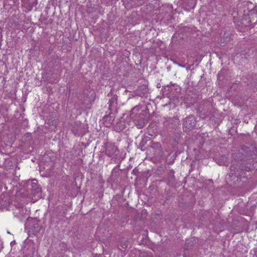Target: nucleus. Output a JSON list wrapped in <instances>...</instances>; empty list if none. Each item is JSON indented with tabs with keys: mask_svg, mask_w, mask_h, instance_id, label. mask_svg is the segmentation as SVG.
<instances>
[{
	"mask_svg": "<svg viewBox=\"0 0 257 257\" xmlns=\"http://www.w3.org/2000/svg\"><path fill=\"white\" fill-rule=\"evenodd\" d=\"M117 99V96L116 95H111V98L109 99L108 108L110 111L116 112Z\"/></svg>",
	"mask_w": 257,
	"mask_h": 257,
	"instance_id": "nucleus-5",
	"label": "nucleus"
},
{
	"mask_svg": "<svg viewBox=\"0 0 257 257\" xmlns=\"http://www.w3.org/2000/svg\"><path fill=\"white\" fill-rule=\"evenodd\" d=\"M196 123L195 118L192 115H190L185 118L183 122V126L185 128V131L190 130L193 128Z\"/></svg>",
	"mask_w": 257,
	"mask_h": 257,
	"instance_id": "nucleus-2",
	"label": "nucleus"
},
{
	"mask_svg": "<svg viewBox=\"0 0 257 257\" xmlns=\"http://www.w3.org/2000/svg\"><path fill=\"white\" fill-rule=\"evenodd\" d=\"M178 64V65L180 67H185V65H182V64H179V63H177Z\"/></svg>",
	"mask_w": 257,
	"mask_h": 257,
	"instance_id": "nucleus-13",
	"label": "nucleus"
},
{
	"mask_svg": "<svg viewBox=\"0 0 257 257\" xmlns=\"http://www.w3.org/2000/svg\"><path fill=\"white\" fill-rule=\"evenodd\" d=\"M83 96V104L86 105V107H89V105L91 104L92 102L94 100L95 94L93 90H90L88 93H84Z\"/></svg>",
	"mask_w": 257,
	"mask_h": 257,
	"instance_id": "nucleus-1",
	"label": "nucleus"
},
{
	"mask_svg": "<svg viewBox=\"0 0 257 257\" xmlns=\"http://www.w3.org/2000/svg\"><path fill=\"white\" fill-rule=\"evenodd\" d=\"M117 151V147L112 144L107 143L105 146V153L107 156L112 158L116 156V153Z\"/></svg>",
	"mask_w": 257,
	"mask_h": 257,
	"instance_id": "nucleus-3",
	"label": "nucleus"
},
{
	"mask_svg": "<svg viewBox=\"0 0 257 257\" xmlns=\"http://www.w3.org/2000/svg\"><path fill=\"white\" fill-rule=\"evenodd\" d=\"M235 167L234 166H231V171L230 174L232 176H234L236 177H244V176L242 174V173L241 172H239V171L237 169L235 170Z\"/></svg>",
	"mask_w": 257,
	"mask_h": 257,
	"instance_id": "nucleus-7",
	"label": "nucleus"
},
{
	"mask_svg": "<svg viewBox=\"0 0 257 257\" xmlns=\"http://www.w3.org/2000/svg\"><path fill=\"white\" fill-rule=\"evenodd\" d=\"M7 233H9V234L10 233V232L9 231H7Z\"/></svg>",
	"mask_w": 257,
	"mask_h": 257,
	"instance_id": "nucleus-15",
	"label": "nucleus"
},
{
	"mask_svg": "<svg viewBox=\"0 0 257 257\" xmlns=\"http://www.w3.org/2000/svg\"><path fill=\"white\" fill-rule=\"evenodd\" d=\"M227 157L225 156H222L220 158L216 159V162L219 165H223L226 162Z\"/></svg>",
	"mask_w": 257,
	"mask_h": 257,
	"instance_id": "nucleus-10",
	"label": "nucleus"
},
{
	"mask_svg": "<svg viewBox=\"0 0 257 257\" xmlns=\"http://www.w3.org/2000/svg\"><path fill=\"white\" fill-rule=\"evenodd\" d=\"M115 112L110 111L108 115L103 117V120L105 122L106 126H109L112 124L115 118L114 113Z\"/></svg>",
	"mask_w": 257,
	"mask_h": 257,
	"instance_id": "nucleus-6",
	"label": "nucleus"
},
{
	"mask_svg": "<svg viewBox=\"0 0 257 257\" xmlns=\"http://www.w3.org/2000/svg\"><path fill=\"white\" fill-rule=\"evenodd\" d=\"M42 229V227L40 226L38 223L34 224L33 228L31 230H29V232L34 235H37L39 233Z\"/></svg>",
	"mask_w": 257,
	"mask_h": 257,
	"instance_id": "nucleus-8",
	"label": "nucleus"
},
{
	"mask_svg": "<svg viewBox=\"0 0 257 257\" xmlns=\"http://www.w3.org/2000/svg\"><path fill=\"white\" fill-rule=\"evenodd\" d=\"M140 106L139 105H137L135 107H134L132 109V113L131 114V115L132 116L133 115V114L135 112H138L140 110Z\"/></svg>",
	"mask_w": 257,
	"mask_h": 257,
	"instance_id": "nucleus-12",
	"label": "nucleus"
},
{
	"mask_svg": "<svg viewBox=\"0 0 257 257\" xmlns=\"http://www.w3.org/2000/svg\"><path fill=\"white\" fill-rule=\"evenodd\" d=\"M147 120L144 117V113H140L136 116L135 118V124L139 128H141L144 127Z\"/></svg>",
	"mask_w": 257,
	"mask_h": 257,
	"instance_id": "nucleus-4",
	"label": "nucleus"
},
{
	"mask_svg": "<svg viewBox=\"0 0 257 257\" xmlns=\"http://www.w3.org/2000/svg\"><path fill=\"white\" fill-rule=\"evenodd\" d=\"M168 126L170 127V128H173V126L172 125H170V124L168 125Z\"/></svg>",
	"mask_w": 257,
	"mask_h": 257,
	"instance_id": "nucleus-14",
	"label": "nucleus"
},
{
	"mask_svg": "<svg viewBox=\"0 0 257 257\" xmlns=\"http://www.w3.org/2000/svg\"><path fill=\"white\" fill-rule=\"evenodd\" d=\"M32 191L34 195L38 194L41 192V189L39 187L36 183H32Z\"/></svg>",
	"mask_w": 257,
	"mask_h": 257,
	"instance_id": "nucleus-9",
	"label": "nucleus"
},
{
	"mask_svg": "<svg viewBox=\"0 0 257 257\" xmlns=\"http://www.w3.org/2000/svg\"><path fill=\"white\" fill-rule=\"evenodd\" d=\"M171 123V125L173 123H174L175 125H176L179 123V119L177 117H174L173 118H169L168 120H167L165 123V125L166 126L168 125L167 123Z\"/></svg>",
	"mask_w": 257,
	"mask_h": 257,
	"instance_id": "nucleus-11",
	"label": "nucleus"
}]
</instances>
